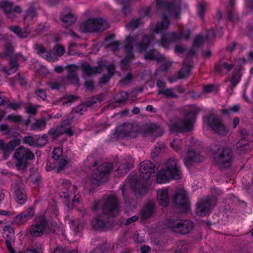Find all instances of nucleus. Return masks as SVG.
Listing matches in <instances>:
<instances>
[{"mask_svg": "<svg viewBox=\"0 0 253 253\" xmlns=\"http://www.w3.org/2000/svg\"><path fill=\"white\" fill-rule=\"evenodd\" d=\"M66 68L68 69V72L67 76L68 80L72 84H79V78L76 72L78 67L74 64H71L67 65Z\"/></svg>", "mask_w": 253, "mask_h": 253, "instance_id": "obj_24", "label": "nucleus"}, {"mask_svg": "<svg viewBox=\"0 0 253 253\" xmlns=\"http://www.w3.org/2000/svg\"><path fill=\"white\" fill-rule=\"evenodd\" d=\"M201 109L194 107L192 112L188 113L183 120H178L169 125L171 130L177 132L189 131L193 127L196 121V115Z\"/></svg>", "mask_w": 253, "mask_h": 253, "instance_id": "obj_3", "label": "nucleus"}, {"mask_svg": "<svg viewBox=\"0 0 253 253\" xmlns=\"http://www.w3.org/2000/svg\"><path fill=\"white\" fill-rule=\"evenodd\" d=\"M53 49L55 50L56 54L59 56H61L64 53V48L62 45H56L54 47Z\"/></svg>", "mask_w": 253, "mask_h": 253, "instance_id": "obj_62", "label": "nucleus"}, {"mask_svg": "<svg viewBox=\"0 0 253 253\" xmlns=\"http://www.w3.org/2000/svg\"><path fill=\"white\" fill-rule=\"evenodd\" d=\"M37 15L36 9L33 7H30L26 11V15L24 17V21L32 20Z\"/></svg>", "mask_w": 253, "mask_h": 253, "instance_id": "obj_47", "label": "nucleus"}, {"mask_svg": "<svg viewBox=\"0 0 253 253\" xmlns=\"http://www.w3.org/2000/svg\"><path fill=\"white\" fill-rule=\"evenodd\" d=\"M27 221V220L26 218L23 216L22 213H21L20 214L17 215L14 219L15 222L19 224H23Z\"/></svg>", "mask_w": 253, "mask_h": 253, "instance_id": "obj_63", "label": "nucleus"}, {"mask_svg": "<svg viewBox=\"0 0 253 253\" xmlns=\"http://www.w3.org/2000/svg\"><path fill=\"white\" fill-rule=\"evenodd\" d=\"M13 51L14 46L11 43L7 42L4 45V53H0V57L3 58L4 56H9L13 53Z\"/></svg>", "mask_w": 253, "mask_h": 253, "instance_id": "obj_45", "label": "nucleus"}, {"mask_svg": "<svg viewBox=\"0 0 253 253\" xmlns=\"http://www.w3.org/2000/svg\"><path fill=\"white\" fill-rule=\"evenodd\" d=\"M107 222V219L104 215H99L92 221V225L95 229H99L105 227Z\"/></svg>", "mask_w": 253, "mask_h": 253, "instance_id": "obj_38", "label": "nucleus"}, {"mask_svg": "<svg viewBox=\"0 0 253 253\" xmlns=\"http://www.w3.org/2000/svg\"><path fill=\"white\" fill-rule=\"evenodd\" d=\"M109 27L106 20L102 18H90L80 25L79 29L83 33L102 32Z\"/></svg>", "mask_w": 253, "mask_h": 253, "instance_id": "obj_8", "label": "nucleus"}, {"mask_svg": "<svg viewBox=\"0 0 253 253\" xmlns=\"http://www.w3.org/2000/svg\"><path fill=\"white\" fill-rule=\"evenodd\" d=\"M158 94H163L167 98H177L178 96L173 91L172 88H167L159 91Z\"/></svg>", "mask_w": 253, "mask_h": 253, "instance_id": "obj_44", "label": "nucleus"}, {"mask_svg": "<svg viewBox=\"0 0 253 253\" xmlns=\"http://www.w3.org/2000/svg\"><path fill=\"white\" fill-rule=\"evenodd\" d=\"M240 106L239 105H235L232 107H230L228 109L223 110L222 112L224 114H227L230 112H238L239 111Z\"/></svg>", "mask_w": 253, "mask_h": 253, "instance_id": "obj_59", "label": "nucleus"}, {"mask_svg": "<svg viewBox=\"0 0 253 253\" xmlns=\"http://www.w3.org/2000/svg\"><path fill=\"white\" fill-rule=\"evenodd\" d=\"M63 128V125H60L59 126L56 127V128H52L49 129L48 131V134L52 136L53 138L57 137L59 135L63 134L66 133L69 136H71L73 135V132L72 130H62Z\"/></svg>", "mask_w": 253, "mask_h": 253, "instance_id": "obj_34", "label": "nucleus"}, {"mask_svg": "<svg viewBox=\"0 0 253 253\" xmlns=\"http://www.w3.org/2000/svg\"><path fill=\"white\" fill-rule=\"evenodd\" d=\"M9 29L20 38H27L30 33V30L28 26L25 27L23 29H21L17 26H11L9 27Z\"/></svg>", "mask_w": 253, "mask_h": 253, "instance_id": "obj_33", "label": "nucleus"}, {"mask_svg": "<svg viewBox=\"0 0 253 253\" xmlns=\"http://www.w3.org/2000/svg\"><path fill=\"white\" fill-rule=\"evenodd\" d=\"M23 214V216H24L25 218L28 220L29 219L31 218L34 214V211L33 208H30L27 210L24 211L22 212Z\"/></svg>", "mask_w": 253, "mask_h": 253, "instance_id": "obj_57", "label": "nucleus"}, {"mask_svg": "<svg viewBox=\"0 0 253 253\" xmlns=\"http://www.w3.org/2000/svg\"><path fill=\"white\" fill-rule=\"evenodd\" d=\"M178 34L175 33H167L162 35L161 39V45L165 47H168L169 43L174 42L179 40Z\"/></svg>", "mask_w": 253, "mask_h": 253, "instance_id": "obj_25", "label": "nucleus"}, {"mask_svg": "<svg viewBox=\"0 0 253 253\" xmlns=\"http://www.w3.org/2000/svg\"><path fill=\"white\" fill-rule=\"evenodd\" d=\"M235 66L233 63L220 60L214 66V72L220 75L228 74Z\"/></svg>", "mask_w": 253, "mask_h": 253, "instance_id": "obj_22", "label": "nucleus"}, {"mask_svg": "<svg viewBox=\"0 0 253 253\" xmlns=\"http://www.w3.org/2000/svg\"><path fill=\"white\" fill-rule=\"evenodd\" d=\"M172 179H174V174L167 169L161 170L157 176V182L159 183L167 182Z\"/></svg>", "mask_w": 253, "mask_h": 253, "instance_id": "obj_28", "label": "nucleus"}, {"mask_svg": "<svg viewBox=\"0 0 253 253\" xmlns=\"http://www.w3.org/2000/svg\"><path fill=\"white\" fill-rule=\"evenodd\" d=\"M240 74L239 73H234L231 79V89H232L239 82L240 80Z\"/></svg>", "mask_w": 253, "mask_h": 253, "instance_id": "obj_51", "label": "nucleus"}, {"mask_svg": "<svg viewBox=\"0 0 253 253\" xmlns=\"http://www.w3.org/2000/svg\"><path fill=\"white\" fill-rule=\"evenodd\" d=\"M207 123L211 129L219 135L225 136L229 132L228 128L223 124L221 120L216 116L209 115Z\"/></svg>", "mask_w": 253, "mask_h": 253, "instance_id": "obj_13", "label": "nucleus"}, {"mask_svg": "<svg viewBox=\"0 0 253 253\" xmlns=\"http://www.w3.org/2000/svg\"><path fill=\"white\" fill-rule=\"evenodd\" d=\"M104 99V95L103 94H99L96 96H93L88 98L84 103V105L86 107H90L94 104L97 103L98 102H101Z\"/></svg>", "mask_w": 253, "mask_h": 253, "instance_id": "obj_40", "label": "nucleus"}, {"mask_svg": "<svg viewBox=\"0 0 253 253\" xmlns=\"http://www.w3.org/2000/svg\"><path fill=\"white\" fill-rule=\"evenodd\" d=\"M142 132L146 136L156 138L162 135L164 132L163 128L155 124L144 125L142 126Z\"/></svg>", "mask_w": 253, "mask_h": 253, "instance_id": "obj_19", "label": "nucleus"}, {"mask_svg": "<svg viewBox=\"0 0 253 253\" xmlns=\"http://www.w3.org/2000/svg\"><path fill=\"white\" fill-rule=\"evenodd\" d=\"M140 22L139 19H134L126 25V27L129 29H134L138 27Z\"/></svg>", "mask_w": 253, "mask_h": 253, "instance_id": "obj_55", "label": "nucleus"}, {"mask_svg": "<svg viewBox=\"0 0 253 253\" xmlns=\"http://www.w3.org/2000/svg\"><path fill=\"white\" fill-rule=\"evenodd\" d=\"M53 253H78V252L75 250L69 252L65 248L62 247H58L54 250Z\"/></svg>", "mask_w": 253, "mask_h": 253, "instance_id": "obj_60", "label": "nucleus"}, {"mask_svg": "<svg viewBox=\"0 0 253 253\" xmlns=\"http://www.w3.org/2000/svg\"><path fill=\"white\" fill-rule=\"evenodd\" d=\"M24 143L29 144L30 146H34L36 145V142L34 141L32 136H26L23 139Z\"/></svg>", "mask_w": 253, "mask_h": 253, "instance_id": "obj_64", "label": "nucleus"}, {"mask_svg": "<svg viewBox=\"0 0 253 253\" xmlns=\"http://www.w3.org/2000/svg\"><path fill=\"white\" fill-rule=\"evenodd\" d=\"M157 199L159 203L163 206H167L169 202V197L168 189L162 188L157 191Z\"/></svg>", "mask_w": 253, "mask_h": 253, "instance_id": "obj_27", "label": "nucleus"}, {"mask_svg": "<svg viewBox=\"0 0 253 253\" xmlns=\"http://www.w3.org/2000/svg\"><path fill=\"white\" fill-rule=\"evenodd\" d=\"M14 158L16 159L15 167L17 169L24 171L27 168V161L33 160L34 155L30 150L20 147L15 150Z\"/></svg>", "mask_w": 253, "mask_h": 253, "instance_id": "obj_9", "label": "nucleus"}, {"mask_svg": "<svg viewBox=\"0 0 253 253\" xmlns=\"http://www.w3.org/2000/svg\"><path fill=\"white\" fill-rule=\"evenodd\" d=\"M112 165L110 163H105L99 165L93 170L92 174L93 178L97 181H100L112 169Z\"/></svg>", "mask_w": 253, "mask_h": 253, "instance_id": "obj_20", "label": "nucleus"}, {"mask_svg": "<svg viewBox=\"0 0 253 253\" xmlns=\"http://www.w3.org/2000/svg\"><path fill=\"white\" fill-rule=\"evenodd\" d=\"M46 125V121L44 119L36 120L32 126V129L42 130L45 128Z\"/></svg>", "mask_w": 253, "mask_h": 253, "instance_id": "obj_43", "label": "nucleus"}, {"mask_svg": "<svg viewBox=\"0 0 253 253\" xmlns=\"http://www.w3.org/2000/svg\"><path fill=\"white\" fill-rule=\"evenodd\" d=\"M234 1L230 0L229 5L228 7V17L230 21H235L239 20L238 14L236 12V10L234 7Z\"/></svg>", "mask_w": 253, "mask_h": 253, "instance_id": "obj_39", "label": "nucleus"}, {"mask_svg": "<svg viewBox=\"0 0 253 253\" xmlns=\"http://www.w3.org/2000/svg\"><path fill=\"white\" fill-rule=\"evenodd\" d=\"M127 98V94L125 91H121L117 95V98L115 100L116 103H122L125 101Z\"/></svg>", "mask_w": 253, "mask_h": 253, "instance_id": "obj_49", "label": "nucleus"}, {"mask_svg": "<svg viewBox=\"0 0 253 253\" xmlns=\"http://www.w3.org/2000/svg\"><path fill=\"white\" fill-rule=\"evenodd\" d=\"M244 141H246V140L245 139H242L237 143L236 147L240 151L248 150L249 149L248 141H247L245 143H244Z\"/></svg>", "mask_w": 253, "mask_h": 253, "instance_id": "obj_52", "label": "nucleus"}, {"mask_svg": "<svg viewBox=\"0 0 253 253\" xmlns=\"http://www.w3.org/2000/svg\"><path fill=\"white\" fill-rule=\"evenodd\" d=\"M190 66L184 61L180 70L178 72V79H182L189 76L190 71Z\"/></svg>", "mask_w": 253, "mask_h": 253, "instance_id": "obj_42", "label": "nucleus"}, {"mask_svg": "<svg viewBox=\"0 0 253 253\" xmlns=\"http://www.w3.org/2000/svg\"><path fill=\"white\" fill-rule=\"evenodd\" d=\"M169 25V21L167 17L166 13L163 14V20L160 22L158 23L156 25L155 28L154 29L153 31L156 33L161 32L163 30L167 29Z\"/></svg>", "mask_w": 253, "mask_h": 253, "instance_id": "obj_35", "label": "nucleus"}, {"mask_svg": "<svg viewBox=\"0 0 253 253\" xmlns=\"http://www.w3.org/2000/svg\"><path fill=\"white\" fill-rule=\"evenodd\" d=\"M7 119L11 122L19 123L22 120V117L20 115H10L7 116Z\"/></svg>", "mask_w": 253, "mask_h": 253, "instance_id": "obj_58", "label": "nucleus"}, {"mask_svg": "<svg viewBox=\"0 0 253 253\" xmlns=\"http://www.w3.org/2000/svg\"><path fill=\"white\" fill-rule=\"evenodd\" d=\"M142 132V126L136 123H126L119 126L116 129L118 137H136Z\"/></svg>", "mask_w": 253, "mask_h": 253, "instance_id": "obj_12", "label": "nucleus"}, {"mask_svg": "<svg viewBox=\"0 0 253 253\" xmlns=\"http://www.w3.org/2000/svg\"><path fill=\"white\" fill-rule=\"evenodd\" d=\"M154 203L150 202L143 207L141 211V218L146 219L151 217L154 212Z\"/></svg>", "mask_w": 253, "mask_h": 253, "instance_id": "obj_32", "label": "nucleus"}, {"mask_svg": "<svg viewBox=\"0 0 253 253\" xmlns=\"http://www.w3.org/2000/svg\"><path fill=\"white\" fill-rule=\"evenodd\" d=\"M214 164L221 169L229 168L232 165L233 153L229 148H218L213 156Z\"/></svg>", "mask_w": 253, "mask_h": 253, "instance_id": "obj_6", "label": "nucleus"}, {"mask_svg": "<svg viewBox=\"0 0 253 253\" xmlns=\"http://www.w3.org/2000/svg\"><path fill=\"white\" fill-rule=\"evenodd\" d=\"M164 149V145L163 143L162 142H158L156 145L155 148L152 150V157L153 159L157 157Z\"/></svg>", "mask_w": 253, "mask_h": 253, "instance_id": "obj_46", "label": "nucleus"}, {"mask_svg": "<svg viewBox=\"0 0 253 253\" xmlns=\"http://www.w3.org/2000/svg\"><path fill=\"white\" fill-rule=\"evenodd\" d=\"M35 49L37 53L48 62H53L58 60L54 54L51 51H47L42 44H36Z\"/></svg>", "mask_w": 253, "mask_h": 253, "instance_id": "obj_23", "label": "nucleus"}, {"mask_svg": "<svg viewBox=\"0 0 253 253\" xmlns=\"http://www.w3.org/2000/svg\"><path fill=\"white\" fill-rule=\"evenodd\" d=\"M20 143V140L19 139H13L7 144H4L3 151L5 153H10L14 150L16 146L19 145Z\"/></svg>", "mask_w": 253, "mask_h": 253, "instance_id": "obj_41", "label": "nucleus"}, {"mask_svg": "<svg viewBox=\"0 0 253 253\" xmlns=\"http://www.w3.org/2000/svg\"><path fill=\"white\" fill-rule=\"evenodd\" d=\"M62 191L60 197L63 198L67 202H71L73 205L76 206L79 203L80 196L75 185H72L70 181L62 179L61 181Z\"/></svg>", "mask_w": 253, "mask_h": 253, "instance_id": "obj_7", "label": "nucleus"}, {"mask_svg": "<svg viewBox=\"0 0 253 253\" xmlns=\"http://www.w3.org/2000/svg\"><path fill=\"white\" fill-rule=\"evenodd\" d=\"M145 59L156 60L158 61H162L165 60V57L157 52L155 49L150 50L146 52L144 54Z\"/></svg>", "mask_w": 253, "mask_h": 253, "instance_id": "obj_37", "label": "nucleus"}, {"mask_svg": "<svg viewBox=\"0 0 253 253\" xmlns=\"http://www.w3.org/2000/svg\"><path fill=\"white\" fill-rule=\"evenodd\" d=\"M182 142L180 139H174L171 143V147L175 151H178L181 149Z\"/></svg>", "mask_w": 253, "mask_h": 253, "instance_id": "obj_54", "label": "nucleus"}, {"mask_svg": "<svg viewBox=\"0 0 253 253\" xmlns=\"http://www.w3.org/2000/svg\"><path fill=\"white\" fill-rule=\"evenodd\" d=\"M120 45L121 43L120 41H114L106 45V48H110L112 51L116 52L119 50Z\"/></svg>", "mask_w": 253, "mask_h": 253, "instance_id": "obj_50", "label": "nucleus"}, {"mask_svg": "<svg viewBox=\"0 0 253 253\" xmlns=\"http://www.w3.org/2000/svg\"><path fill=\"white\" fill-rule=\"evenodd\" d=\"M157 170L155 164L149 161H145L140 164V178L148 180L151 176H154Z\"/></svg>", "mask_w": 253, "mask_h": 253, "instance_id": "obj_16", "label": "nucleus"}, {"mask_svg": "<svg viewBox=\"0 0 253 253\" xmlns=\"http://www.w3.org/2000/svg\"><path fill=\"white\" fill-rule=\"evenodd\" d=\"M174 203L177 208L182 212H186L189 209V200L186 191L183 189L176 190L174 198Z\"/></svg>", "mask_w": 253, "mask_h": 253, "instance_id": "obj_14", "label": "nucleus"}, {"mask_svg": "<svg viewBox=\"0 0 253 253\" xmlns=\"http://www.w3.org/2000/svg\"><path fill=\"white\" fill-rule=\"evenodd\" d=\"M22 105V103L21 102H9L7 103V107L14 110H17L21 108Z\"/></svg>", "mask_w": 253, "mask_h": 253, "instance_id": "obj_56", "label": "nucleus"}, {"mask_svg": "<svg viewBox=\"0 0 253 253\" xmlns=\"http://www.w3.org/2000/svg\"><path fill=\"white\" fill-rule=\"evenodd\" d=\"M204 157L198 152L192 148L188 149L186 157L184 159L185 166L190 167L195 163L203 161Z\"/></svg>", "mask_w": 253, "mask_h": 253, "instance_id": "obj_18", "label": "nucleus"}, {"mask_svg": "<svg viewBox=\"0 0 253 253\" xmlns=\"http://www.w3.org/2000/svg\"><path fill=\"white\" fill-rule=\"evenodd\" d=\"M56 226L50 227L47 219L43 216L36 217L33 223L29 228V232L33 237H41L44 233H52L55 231Z\"/></svg>", "mask_w": 253, "mask_h": 253, "instance_id": "obj_4", "label": "nucleus"}, {"mask_svg": "<svg viewBox=\"0 0 253 253\" xmlns=\"http://www.w3.org/2000/svg\"><path fill=\"white\" fill-rule=\"evenodd\" d=\"M83 72L87 76H92L97 73H100L102 71L101 66L91 67L88 63H84L81 65Z\"/></svg>", "mask_w": 253, "mask_h": 253, "instance_id": "obj_29", "label": "nucleus"}, {"mask_svg": "<svg viewBox=\"0 0 253 253\" xmlns=\"http://www.w3.org/2000/svg\"><path fill=\"white\" fill-rule=\"evenodd\" d=\"M216 204L214 197L206 198L200 200L197 203L196 213L200 216L206 215L213 206Z\"/></svg>", "mask_w": 253, "mask_h": 253, "instance_id": "obj_15", "label": "nucleus"}, {"mask_svg": "<svg viewBox=\"0 0 253 253\" xmlns=\"http://www.w3.org/2000/svg\"><path fill=\"white\" fill-rule=\"evenodd\" d=\"M166 169L174 175V179L180 178L181 172L177 161L173 157L169 158L166 163Z\"/></svg>", "mask_w": 253, "mask_h": 253, "instance_id": "obj_21", "label": "nucleus"}, {"mask_svg": "<svg viewBox=\"0 0 253 253\" xmlns=\"http://www.w3.org/2000/svg\"><path fill=\"white\" fill-rule=\"evenodd\" d=\"M154 38L152 35H144L141 42L137 43L138 36L134 35L128 36L124 41L123 48L126 54L124 59L121 61V68L123 70L128 69V63L134 57L133 53V45H136L137 49L140 52L145 51L148 48L150 43Z\"/></svg>", "mask_w": 253, "mask_h": 253, "instance_id": "obj_1", "label": "nucleus"}, {"mask_svg": "<svg viewBox=\"0 0 253 253\" xmlns=\"http://www.w3.org/2000/svg\"><path fill=\"white\" fill-rule=\"evenodd\" d=\"M62 150L56 148L52 152V159L48 160L46 167L47 171L56 169L57 172H61L69 166V162L62 155Z\"/></svg>", "mask_w": 253, "mask_h": 253, "instance_id": "obj_5", "label": "nucleus"}, {"mask_svg": "<svg viewBox=\"0 0 253 253\" xmlns=\"http://www.w3.org/2000/svg\"><path fill=\"white\" fill-rule=\"evenodd\" d=\"M166 226L171 231L181 234L189 233L194 228L193 222L189 220L169 219L167 221Z\"/></svg>", "mask_w": 253, "mask_h": 253, "instance_id": "obj_10", "label": "nucleus"}, {"mask_svg": "<svg viewBox=\"0 0 253 253\" xmlns=\"http://www.w3.org/2000/svg\"><path fill=\"white\" fill-rule=\"evenodd\" d=\"M9 64V68L3 67L1 69V71L4 72L7 75H10L16 72L19 66L17 61L15 59H12L11 57H10Z\"/></svg>", "mask_w": 253, "mask_h": 253, "instance_id": "obj_36", "label": "nucleus"}, {"mask_svg": "<svg viewBox=\"0 0 253 253\" xmlns=\"http://www.w3.org/2000/svg\"><path fill=\"white\" fill-rule=\"evenodd\" d=\"M13 5L12 2L6 0H2L0 2V7L9 18L12 19L15 17L12 11Z\"/></svg>", "mask_w": 253, "mask_h": 253, "instance_id": "obj_31", "label": "nucleus"}, {"mask_svg": "<svg viewBox=\"0 0 253 253\" xmlns=\"http://www.w3.org/2000/svg\"><path fill=\"white\" fill-rule=\"evenodd\" d=\"M4 235L5 236V244L10 253H15V250L12 247V243L14 242V232L12 228L4 229Z\"/></svg>", "mask_w": 253, "mask_h": 253, "instance_id": "obj_26", "label": "nucleus"}, {"mask_svg": "<svg viewBox=\"0 0 253 253\" xmlns=\"http://www.w3.org/2000/svg\"><path fill=\"white\" fill-rule=\"evenodd\" d=\"M68 12L67 13L62 12L61 16L60 17V20L62 22H63L65 26H70L73 24H74L76 20V16L72 13L69 9Z\"/></svg>", "mask_w": 253, "mask_h": 253, "instance_id": "obj_30", "label": "nucleus"}, {"mask_svg": "<svg viewBox=\"0 0 253 253\" xmlns=\"http://www.w3.org/2000/svg\"><path fill=\"white\" fill-rule=\"evenodd\" d=\"M130 167V165L128 164L126 162L125 163H122L120 165L118 168V170L120 172V173L122 175L126 174Z\"/></svg>", "mask_w": 253, "mask_h": 253, "instance_id": "obj_48", "label": "nucleus"}, {"mask_svg": "<svg viewBox=\"0 0 253 253\" xmlns=\"http://www.w3.org/2000/svg\"><path fill=\"white\" fill-rule=\"evenodd\" d=\"M14 190L15 198L17 202L23 204L27 200V197L23 188V184L20 180H15L12 185Z\"/></svg>", "mask_w": 253, "mask_h": 253, "instance_id": "obj_17", "label": "nucleus"}, {"mask_svg": "<svg viewBox=\"0 0 253 253\" xmlns=\"http://www.w3.org/2000/svg\"><path fill=\"white\" fill-rule=\"evenodd\" d=\"M100 207L103 214L115 217L119 215L120 211V204L117 196L110 194L103 197L99 202H94L92 210L95 211Z\"/></svg>", "mask_w": 253, "mask_h": 253, "instance_id": "obj_2", "label": "nucleus"}, {"mask_svg": "<svg viewBox=\"0 0 253 253\" xmlns=\"http://www.w3.org/2000/svg\"><path fill=\"white\" fill-rule=\"evenodd\" d=\"M38 106L33 105L31 103H28L26 107V111L28 114L35 115L37 113V109Z\"/></svg>", "mask_w": 253, "mask_h": 253, "instance_id": "obj_53", "label": "nucleus"}, {"mask_svg": "<svg viewBox=\"0 0 253 253\" xmlns=\"http://www.w3.org/2000/svg\"><path fill=\"white\" fill-rule=\"evenodd\" d=\"M203 43V37L199 35L194 39L193 45L196 47H198Z\"/></svg>", "mask_w": 253, "mask_h": 253, "instance_id": "obj_61", "label": "nucleus"}, {"mask_svg": "<svg viewBox=\"0 0 253 253\" xmlns=\"http://www.w3.org/2000/svg\"><path fill=\"white\" fill-rule=\"evenodd\" d=\"M156 4L160 8L165 9L168 14L175 19L180 18V0H155Z\"/></svg>", "mask_w": 253, "mask_h": 253, "instance_id": "obj_11", "label": "nucleus"}]
</instances>
